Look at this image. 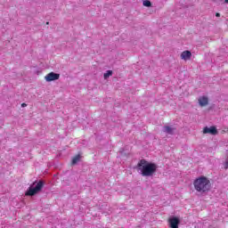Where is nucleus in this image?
Wrapping results in <instances>:
<instances>
[{
    "label": "nucleus",
    "mask_w": 228,
    "mask_h": 228,
    "mask_svg": "<svg viewBox=\"0 0 228 228\" xmlns=\"http://www.w3.org/2000/svg\"><path fill=\"white\" fill-rule=\"evenodd\" d=\"M137 168L141 171L142 177H151L156 174L158 165L145 159H141L137 164Z\"/></svg>",
    "instance_id": "f257e3e1"
},
{
    "label": "nucleus",
    "mask_w": 228,
    "mask_h": 228,
    "mask_svg": "<svg viewBox=\"0 0 228 228\" xmlns=\"http://www.w3.org/2000/svg\"><path fill=\"white\" fill-rule=\"evenodd\" d=\"M193 186L198 193H208L211 190V181L207 176H200L194 180Z\"/></svg>",
    "instance_id": "f03ea898"
},
{
    "label": "nucleus",
    "mask_w": 228,
    "mask_h": 228,
    "mask_svg": "<svg viewBox=\"0 0 228 228\" xmlns=\"http://www.w3.org/2000/svg\"><path fill=\"white\" fill-rule=\"evenodd\" d=\"M44 188V182L39 181L37 185L34 188H29L28 191L25 193V195L28 197H33V195H36V193H38L42 189Z\"/></svg>",
    "instance_id": "7ed1b4c3"
},
{
    "label": "nucleus",
    "mask_w": 228,
    "mask_h": 228,
    "mask_svg": "<svg viewBox=\"0 0 228 228\" xmlns=\"http://www.w3.org/2000/svg\"><path fill=\"white\" fill-rule=\"evenodd\" d=\"M45 81L51 83V81H58L60 79V74L50 72L45 77Z\"/></svg>",
    "instance_id": "20e7f679"
},
{
    "label": "nucleus",
    "mask_w": 228,
    "mask_h": 228,
    "mask_svg": "<svg viewBox=\"0 0 228 228\" xmlns=\"http://www.w3.org/2000/svg\"><path fill=\"white\" fill-rule=\"evenodd\" d=\"M203 134H213L214 136L218 134V130L216 129V126H205L203 128Z\"/></svg>",
    "instance_id": "39448f33"
},
{
    "label": "nucleus",
    "mask_w": 228,
    "mask_h": 228,
    "mask_svg": "<svg viewBox=\"0 0 228 228\" xmlns=\"http://www.w3.org/2000/svg\"><path fill=\"white\" fill-rule=\"evenodd\" d=\"M168 224L170 228H179V224H181V221L178 219V217H171L168 219Z\"/></svg>",
    "instance_id": "423d86ee"
},
{
    "label": "nucleus",
    "mask_w": 228,
    "mask_h": 228,
    "mask_svg": "<svg viewBox=\"0 0 228 228\" xmlns=\"http://www.w3.org/2000/svg\"><path fill=\"white\" fill-rule=\"evenodd\" d=\"M181 60H184V61H188V60H191V52L186 50L183 51L180 55Z\"/></svg>",
    "instance_id": "0eeeda50"
},
{
    "label": "nucleus",
    "mask_w": 228,
    "mask_h": 228,
    "mask_svg": "<svg viewBox=\"0 0 228 228\" xmlns=\"http://www.w3.org/2000/svg\"><path fill=\"white\" fill-rule=\"evenodd\" d=\"M198 101L201 108H204V106H208V104H209V99H208L207 96H200Z\"/></svg>",
    "instance_id": "6e6552de"
},
{
    "label": "nucleus",
    "mask_w": 228,
    "mask_h": 228,
    "mask_svg": "<svg viewBox=\"0 0 228 228\" xmlns=\"http://www.w3.org/2000/svg\"><path fill=\"white\" fill-rule=\"evenodd\" d=\"M174 131H175V128L172 126H164V133H167V134H174Z\"/></svg>",
    "instance_id": "1a4fd4ad"
},
{
    "label": "nucleus",
    "mask_w": 228,
    "mask_h": 228,
    "mask_svg": "<svg viewBox=\"0 0 228 228\" xmlns=\"http://www.w3.org/2000/svg\"><path fill=\"white\" fill-rule=\"evenodd\" d=\"M81 159V155L77 154L76 155L71 161V165H76L77 163H78V161H80Z\"/></svg>",
    "instance_id": "9d476101"
},
{
    "label": "nucleus",
    "mask_w": 228,
    "mask_h": 228,
    "mask_svg": "<svg viewBox=\"0 0 228 228\" xmlns=\"http://www.w3.org/2000/svg\"><path fill=\"white\" fill-rule=\"evenodd\" d=\"M113 75V71L112 70H107L106 73H104L103 77H104V79H108V77H110V76H112Z\"/></svg>",
    "instance_id": "9b49d317"
},
{
    "label": "nucleus",
    "mask_w": 228,
    "mask_h": 228,
    "mask_svg": "<svg viewBox=\"0 0 228 228\" xmlns=\"http://www.w3.org/2000/svg\"><path fill=\"white\" fill-rule=\"evenodd\" d=\"M142 4H143V6H146L147 8H150V6H152V3H151V1H149V0H144L142 2Z\"/></svg>",
    "instance_id": "f8f14e48"
},
{
    "label": "nucleus",
    "mask_w": 228,
    "mask_h": 228,
    "mask_svg": "<svg viewBox=\"0 0 228 228\" xmlns=\"http://www.w3.org/2000/svg\"><path fill=\"white\" fill-rule=\"evenodd\" d=\"M224 170H227V169H228V151H227V158H226V160H225V162L224 163Z\"/></svg>",
    "instance_id": "ddd939ff"
},
{
    "label": "nucleus",
    "mask_w": 228,
    "mask_h": 228,
    "mask_svg": "<svg viewBox=\"0 0 228 228\" xmlns=\"http://www.w3.org/2000/svg\"><path fill=\"white\" fill-rule=\"evenodd\" d=\"M26 106H28V104H26V103L21 104V108H26Z\"/></svg>",
    "instance_id": "4468645a"
},
{
    "label": "nucleus",
    "mask_w": 228,
    "mask_h": 228,
    "mask_svg": "<svg viewBox=\"0 0 228 228\" xmlns=\"http://www.w3.org/2000/svg\"><path fill=\"white\" fill-rule=\"evenodd\" d=\"M216 17H220V13H219V12H216Z\"/></svg>",
    "instance_id": "2eb2a0df"
},
{
    "label": "nucleus",
    "mask_w": 228,
    "mask_h": 228,
    "mask_svg": "<svg viewBox=\"0 0 228 228\" xmlns=\"http://www.w3.org/2000/svg\"><path fill=\"white\" fill-rule=\"evenodd\" d=\"M224 3H228V0H224Z\"/></svg>",
    "instance_id": "dca6fc26"
}]
</instances>
